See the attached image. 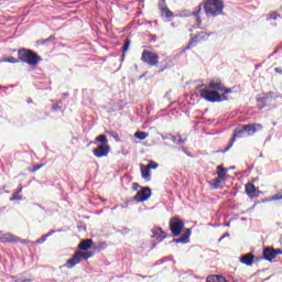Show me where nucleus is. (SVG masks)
<instances>
[{"label":"nucleus","mask_w":282,"mask_h":282,"mask_svg":"<svg viewBox=\"0 0 282 282\" xmlns=\"http://www.w3.org/2000/svg\"><path fill=\"white\" fill-rule=\"evenodd\" d=\"M18 243H22V246H28V243H30V240L19 238Z\"/></svg>","instance_id":"50"},{"label":"nucleus","mask_w":282,"mask_h":282,"mask_svg":"<svg viewBox=\"0 0 282 282\" xmlns=\"http://www.w3.org/2000/svg\"><path fill=\"white\" fill-rule=\"evenodd\" d=\"M178 151H182L183 153H185V155H187L188 158H191L192 155H191V152H188V150H186V148L185 147H181V148H178Z\"/></svg>","instance_id":"49"},{"label":"nucleus","mask_w":282,"mask_h":282,"mask_svg":"<svg viewBox=\"0 0 282 282\" xmlns=\"http://www.w3.org/2000/svg\"><path fill=\"white\" fill-rule=\"evenodd\" d=\"M220 91H224V94H232V88H226L223 86V90Z\"/></svg>","instance_id":"55"},{"label":"nucleus","mask_w":282,"mask_h":282,"mask_svg":"<svg viewBox=\"0 0 282 282\" xmlns=\"http://www.w3.org/2000/svg\"><path fill=\"white\" fill-rule=\"evenodd\" d=\"M117 232H119V235H129V232H131V229L123 227L122 229L117 230Z\"/></svg>","instance_id":"44"},{"label":"nucleus","mask_w":282,"mask_h":282,"mask_svg":"<svg viewBox=\"0 0 282 282\" xmlns=\"http://www.w3.org/2000/svg\"><path fill=\"white\" fill-rule=\"evenodd\" d=\"M142 63H147L151 67H155L160 63V55L151 51L144 50L141 55Z\"/></svg>","instance_id":"6"},{"label":"nucleus","mask_w":282,"mask_h":282,"mask_svg":"<svg viewBox=\"0 0 282 282\" xmlns=\"http://www.w3.org/2000/svg\"><path fill=\"white\" fill-rule=\"evenodd\" d=\"M151 232H152L151 238L156 239L159 243H162L164 239H169V237H171V235L166 234V231H164L162 227H154L151 229Z\"/></svg>","instance_id":"9"},{"label":"nucleus","mask_w":282,"mask_h":282,"mask_svg":"<svg viewBox=\"0 0 282 282\" xmlns=\"http://www.w3.org/2000/svg\"><path fill=\"white\" fill-rule=\"evenodd\" d=\"M272 141V134H269L265 140H264V144H268V142Z\"/></svg>","instance_id":"59"},{"label":"nucleus","mask_w":282,"mask_h":282,"mask_svg":"<svg viewBox=\"0 0 282 282\" xmlns=\"http://www.w3.org/2000/svg\"><path fill=\"white\" fill-rule=\"evenodd\" d=\"M252 126H253V133H257V131L263 130V124L261 123H252Z\"/></svg>","instance_id":"42"},{"label":"nucleus","mask_w":282,"mask_h":282,"mask_svg":"<svg viewBox=\"0 0 282 282\" xmlns=\"http://www.w3.org/2000/svg\"><path fill=\"white\" fill-rule=\"evenodd\" d=\"M260 261H264L263 256H260V257L253 256V263H260Z\"/></svg>","instance_id":"48"},{"label":"nucleus","mask_w":282,"mask_h":282,"mask_svg":"<svg viewBox=\"0 0 282 282\" xmlns=\"http://www.w3.org/2000/svg\"><path fill=\"white\" fill-rule=\"evenodd\" d=\"M279 199H282L281 193H276L275 195L271 196V202H278Z\"/></svg>","instance_id":"45"},{"label":"nucleus","mask_w":282,"mask_h":282,"mask_svg":"<svg viewBox=\"0 0 282 282\" xmlns=\"http://www.w3.org/2000/svg\"><path fill=\"white\" fill-rule=\"evenodd\" d=\"M44 166V163L35 164L33 165V167H30L29 171L30 173H36V171H40V169H43Z\"/></svg>","instance_id":"34"},{"label":"nucleus","mask_w":282,"mask_h":282,"mask_svg":"<svg viewBox=\"0 0 282 282\" xmlns=\"http://www.w3.org/2000/svg\"><path fill=\"white\" fill-rule=\"evenodd\" d=\"M196 25L199 28L202 25V17L196 18Z\"/></svg>","instance_id":"60"},{"label":"nucleus","mask_w":282,"mask_h":282,"mask_svg":"<svg viewBox=\"0 0 282 282\" xmlns=\"http://www.w3.org/2000/svg\"><path fill=\"white\" fill-rule=\"evenodd\" d=\"M140 188V183H132V191H138Z\"/></svg>","instance_id":"57"},{"label":"nucleus","mask_w":282,"mask_h":282,"mask_svg":"<svg viewBox=\"0 0 282 282\" xmlns=\"http://www.w3.org/2000/svg\"><path fill=\"white\" fill-rule=\"evenodd\" d=\"M206 282H219V274L208 275Z\"/></svg>","instance_id":"35"},{"label":"nucleus","mask_w":282,"mask_h":282,"mask_svg":"<svg viewBox=\"0 0 282 282\" xmlns=\"http://www.w3.org/2000/svg\"><path fill=\"white\" fill-rule=\"evenodd\" d=\"M240 263L242 265H247L248 268H251V265H254V254L248 252L240 257L239 259Z\"/></svg>","instance_id":"14"},{"label":"nucleus","mask_w":282,"mask_h":282,"mask_svg":"<svg viewBox=\"0 0 282 282\" xmlns=\"http://www.w3.org/2000/svg\"><path fill=\"white\" fill-rule=\"evenodd\" d=\"M162 140H171L174 144H184L186 142V139H182V134L173 135V133H167L165 135H162Z\"/></svg>","instance_id":"15"},{"label":"nucleus","mask_w":282,"mask_h":282,"mask_svg":"<svg viewBox=\"0 0 282 282\" xmlns=\"http://www.w3.org/2000/svg\"><path fill=\"white\" fill-rule=\"evenodd\" d=\"M51 111H54V112L56 113V112H58V111H62V112H63L64 109H63V106H61V105H58V104H55V105L52 106Z\"/></svg>","instance_id":"40"},{"label":"nucleus","mask_w":282,"mask_h":282,"mask_svg":"<svg viewBox=\"0 0 282 282\" xmlns=\"http://www.w3.org/2000/svg\"><path fill=\"white\" fill-rule=\"evenodd\" d=\"M108 135L110 138H113L115 142H120V135L116 131H107Z\"/></svg>","instance_id":"33"},{"label":"nucleus","mask_w":282,"mask_h":282,"mask_svg":"<svg viewBox=\"0 0 282 282\" xmlns=\"http://www.w3.org/2000/svg\"><path fill=\"white\" fill-rule=\"evenodd\" d=\"M18 56L20 57V63H25L26 65H30V67H36L39 63H43V57L32 48H19Z\"/></svg>","instance_id":"2"},{"label":"nucleus","mask_w":282,"mask_h":282,"mask_svg":"<svg viewBox=\"0 0 282 282\" xmlns=\"http://www.w3.org/2000/svg\"><path fill=\"white\" fill-rule=\"evenodd\" d=\"M246 132H245V130H243V128L241 127V128H236L235 129V131H234V138H246Z\"/></svg>","instance_id":"26"},{"label":"nucleus","mask_w":282,"mask_h":282,"mask_svg":"<svg viewBox=\"0 0 282 282\" xmlns=\"http://www.w3.org/2000/svg\"><path fill=\"white\" fill-rule=\"evenodd\" d=\"M23 200V196H21L20 194L13 193L12 197L10 198V202H22Z\"/></svg>","instance_id":"39"},{"label":"nucleus","mask_w":282,"mask_h":282,"mask_svg":"<svg viewBox=\"0 0 282 282\" xmlns=\"http://www.w3.org/2000/svg\"><path fill=\"white\" fill-rule=\"evenodd\" d=\"M56 232H63V229H52L44 236L46 237V239H48V237H52V235H56Z\"/></svg>","instance_id":"43"},{"label":"nucleus","mask_w":282,"mask_h":282,"mask_svg":"<svg viewBox=\"0 0 282 282\" xmlns=\"http://www.w3.org/2000/svg\"><path fill=\"white\" fill-rule=\"evenodd\" d=\"M159 166L160 164L154 161H150L149 164L147 165V167L150 169V171H155V169H158Z\"/></svg>","instance_id":"38"},{"label":"nucleus","mask_w":282,"mask_h":282,"mask_svg":"<svg viewBox=\"0 0 282 282\" xmlns=\"http://www.w3.org/2000/svg\"><path fill=\"white\" fill-rule=\"evenodd\" d=\"M94 254H96L94 251H88L86 253L79 252V259L80 261H87V259H91V257H94Z\"/></svg>","instance_id":"27"},{"label":"nucleus","mask_w":282,"mask_h":282,"mask_svg":"<svg viewBox=\"0 0 282 282\" xmlns=\"http://www.w3.org/2000/svg\"><path fill=\"white\" fill-rule=\"evenodd\" d=\"M91 248H94V240L93 239L83 240L78 245V250H80L82 252H85L87 250H91Z\"/></svg>","instance_id":"20"},{"label":"nucleus","mask_w":282,"mask_h":282,"mask_svg":"<svg viewBox=\"0 0 282 282\" xmlns=\"http://www.w3.org/2000/svg\"><path fill=\"white\" fill-rule=\"evenodd\" d=\"M47 241V236L43 235L41 238H39L34 243V246H40L41 243H45Z\"/></svg>","instance_id":"41"},{"label":"nucleus","mask_w":282,"mask_h":282,"mask_svg":"<svg viewBox=\"0 0 282 282\" xmlns=\"http://www.w3.org/2000/svg\"><path fill=\"white\" fill-rule=\"evenodd\" d=\"M274 72H275L276 74H282V68H281V67H275V68H274Z\"/></svg>","instance_id":"64"},{"label":"nucleus","mask_w":282,"mask_h":282,"mask_svg":"<svg viewBox=\"0 0 282 282\" xmlns=\"http://www.w3.org/2000/svg\"><path fill=\"white\" fill-rule=\"evenodd\" d=\"M262 259L264 261H269V263H272L275 259L274 257V247H267L262 250Z\"/></svg>","instance_id":"13"},{"label":"nucleus","mask_w":282,"mask_h":282,"mask_svg":"<svg viewBox=\"0 0 282 282\" xmlns=\"http://www.w3.org/2000/svg\"><path fill=\"white\" fill-rule=\"evenodd\" d=\"M191 235H193V230H191L189 228L185 229V235L181 236L180 238H174L173 240H171L169 243H191Z\"/></svg>","instance_id":"11"},{"label":"nucleus","mask_w":282,"mask_h":282,"mask_svg":"<svg viewBox=\"0 0 282 282\" xmlns=\"http://www.w3.org/2000/svg\"><path fill=\"white\" fill-rule=\"evenodd\" d=\"M218 282H228V280L226 279V276L218 274Z\"/></svg>","instance_id":"56"},{"label":"nucleus","mask_w":282,"mask_h":282,"mask_svg":"<svg viewBox=\"0 0 282 282\" xmlns=\"http://www.w3.org/2000/svg\"><path fill=\"white\" fill-rule=\"evenodd\" d=\"M242 129L247 135H254V128H253L252 123L243 124Z\"/></svg>","instance_id":"25"},{"label":"nucleus","mask_w":282,"mask_h":282,"mask_svg":"<svg viewBox=\"0 0 282 282\" xmlns=\"http://www.w3.org/2000/svg\"><path fill=\"white\" fill-rule=\"evenodd\" d=\"M56 40V35H50L47 39L37 41V45H47V43H52V41Z\"/></svg>","instance_id":"28"},{"label":"nucleus","mask_w":282,"mask_h":282,"mask_svg":"<svg viewBox=\"0 0 282 282\" xmlns=\"http://www.w3.org/2000/svg\"><path fill=\"white\" fill-rule=\"evenodd\" d=\"M0 63H11V64H17L21 63L20 57L15 58L14 56H8V57H2L0 58Z\"/></svg>","instance_id":"24"},{"label":"nucleus","mask_w":282,"mask_h":282,"mask_svg":"<svg viewBox=\"0 0 282 282\" xmlns=\"http://www.w3.org/2000/svg\"><path fill=\"white\" fill-rule=\"evenodd\" d=\"M200 98L207 102H224L228 100L226 94H219L216 90H210V88H203L199 90Z\"/></svg>","instance_id":"4"},{"label":"nucleus","mask_w":282,"mask_h":282,"mask_svg":"<svg viewBox=\"0 0 282 282\" xmlns=\"http://www.w3.org/2000/svg\"><path fill=\"white\" fill-rule=\"evenodd\" d=\"M273 254H274L275 258L279 257V254H282V249H274L273 248Z\"/></svg>","instance_id":"54"},{"label":"nucleus","mask_w":282,"mask_h":282,"mask_svg":"<svg viewBox=\"0 0 282 282\" xmlns=\"http://www.w3.org/2000/svg\"><path fill=\"white\" fill-rule=\"evenodd\" d=\"M141 177L145 182H151V167H148L144 164H140Z\"/></svg>","instance_id":"19"},{"label":"nucleus","mask_w":282,"mask_h":282,"mask_svg":"<svg viewBox=\"0 0 282 282\" xmlns=\"http://www.w3.org/2000/svg\"><path fill=\"white\" fill-rule=\"evenodd\" d=\"M268 202H272V196L262 198L261 200L256 202V204H268Z\"/></svg>","instance_id":"46"},{"label":"nucleus","mask_w":282,"mask_h":282,"mask_svg":"<svg viewBox=\"0 0 282 282\" xmlns=\"http://www.w3.org/2000/svg\"><path fill=\"white\" fill-rule=\"evenodd\" d=\"M106 248H107V242L102 241L98 246H95L94 250H96L97 252H100V250H106Z\"/></svg>","instance_id":"36"},{"label":"nucleus","mask_w":282,"mask_h":282,"mask_svg":"<svg viewBox=\"0 0 282 282\" xmlns=\"http://www.w3.org/2000/svg\"><path fill=\"white\" fill-rule=\"evenodd\" d=\"M245 193L246 195H248V197L250 199H256L257 198V186H254V184L248 182L246 185H245Z\"/></svg>","instance_id":"16"},{"label":"nucleus","mask_w":282,"mask_h":282,"mask_svg":"<svg viewBox=\"0 0 282 282\" xmlns=\"http://www.w3.org/2000/svg\"><path fill=\"white\" fill-rule=\"evenodd\" d=\"M227 237H230V234L225 232V234L218 239V243H221V241H224V239H226Z\"/></svg>","instance_id":"53"},{"label":"nucleus","mask_w":282,"mask_h":282,"mask_svg":"<svg viewBox=\"0 0 282 282\" xmlns=\"http://www.w3.org/2000/svg\"><path fill=\"white\" fill-rule=\"evenodd\" d=\"M185 223L180 218V216H174L170 219L169 228L172 232L171 237H182L184 232Z\"/></svg>","instance_id":"5"},{"label":"nucleus","mask_w":282,"mask_h":282,"mask_svg":"<svg viewBox=\"0 0 282 282\" xmlns=\"http://www.w3.org/2000/svg\"><path fill=\"white\" fill-rule=\"evenodd\" d=\"M130 47H131V40L126 39L124 43H123V48H122L123 54H127V52H129Z\"/></svg>","instance_id":"32"},{"label":"nucleus","mask_w":282,"mask_h":282,"mask_svg":"<svg viewBox=\"0 0 282 282\" xmlns=\"http://www.w3.org/2000/svg\"><path fill=\"white\" fill-rule=\"evenodd\" d=\"M158 6H159V10H161V12H162V10L166 9V2L160 1Z\"/></svg>","instance_id":"51"},{"label":"nucleus","mask_w":282,"mask_h":282,"mask_svg":"<svg viewBox=\"0 0 282 282\" xmlns=\"http://www.w3.org/2000/svg\"><path fill=\"white\" fill-rule=\"evenodd\" d=\"M236 141H237V139H236L235 137H232V138L230 139L228 145H229L230 148H232Z\"/></svg>","instance_id":"58"},{"label":"nucleus","mask_w":282,"mask_h":282,"mask_svg":"<svg viewBox=\"0 0 282 282\" xmlns=\"http://www.w3.org/2000/svg\"><path fill=\"white\" fill-rule=\"evenodd\" d=\"M0 241L2 243H19V237L12 235V234H4L2 237H0Z\"/></svg>","instance_id":"18"},{"label":"nucleus","mask_w":282,"mask_h":282,"mask_svg":"<svg viewBox=\"0 0 282 282\" xmlns=\"http://www.w3.org/2000/svg\"><path fill=\"white\" fill-rule=\"evenodd\" d=\"M261 194H263V192L259 191V189L256 187V198L259 197Z\"/></svg>","instance_id":"63"},{"label":"nucleus","mask_w":282,"mask_h":282,"mask_svg":"<svg viewBox=\"0 0 282 282\" xmlns=\"http://www.w3.org/2000/svg\"><path fill=\"white\" fill-rule=\"evenodd\" d=\"M273 98L274 91H269L263 96L257 97V108L259 109V111L265 109V107H268V104L271 102Z\"/></svg>","instance_id":"8"},{"label":"nucleus","mask_w":282,"mask_h":282,"mask_svg":"<svg viewBox=\"0 0 282 282\" xmlns=\"http://www.w3.org/2000/svg\"><path fill=\"white\" fill-rule=\"evenodd\" d=\"M152 195H153V189H151V187L149 186H143L132 198L127 199L124 202L126 206H122V208H127V206H129V204H133V202H137L138 204L149 202Z\"/></svg>","instance_id":"3"},{"label":"nucleus","mask_w":282,"mask_h":282,"mask_svg":"<svg viewBox=\"0 0 282 282\" xmlns=\"http://www.w3.org/2000/svg\"><path fill=\"white\" fill-rule=\"evenodd\" d=\"M202 8L205 10L206 17L216 19V17H224V8H226V4H224V0H203V2L195 8V11L187 17L198 19Z\"/></svg>","instance_id":"1"},{"label":"nucleus","mask_w":282,"mask_h":282,"mask_svg":"<svg viewBox=\"0 0 282 282\" xmlns=\"http://www.w3.org/2000/svg\"><path fill=\"white\" fill-rule=\"evenodd\" d=\"M221 182H226V175L221 174V173H217V177H215L213 180V182H209V184L213 186V188L215 191L221 188V186L219 184H221Z\"/></svg>","instance_id":"17"},{"label":"nucleus","mask_w":282,"mask_h":282,"mask_svg":"<svg viewBox=\"0 0 282 282\" xmlns=\"http://www.w3.org/2000/svg\"><path fill=\"white\" fill-rule=\"evenodd\" d=\"M78 263H82V260H80L79 252L77 251L70 259L66 261L64 265H62V268H67L68 270H72V268H76Z\"/></svg>","instance_id":"12"},{"label":"nucleus","mask_w":282,"mask_h":282,"mask_svg":"<svg viewBox=\"0 0 282 282\" xmlns=\"http://www.w3.org/2000/svg\"><path fill=\"white\" fill-rule=\"evenodd\" d=\"M155 41H158V35H155V34H150V40H149V42H150V43H155Z\"/></svg>","instance_id":"52"},{"label":"nucleus","mask_w":282,"mask_h":282,"mask_svg":"<svg viewBox=\"0 0 282 282\" xmlns=\"http://www.w3.org/2000/svg\"><path fill=\"white\" fill-rule=\"evenodd\" d=\"M163 14H165L166 19H171L172 17H175L173 11H171L167 7L161 11Z\"/></svg>","instance_id":"37"},{"label":"nucleus","mask_w":282,"mask_h":282,"mask_svg":"<svg viewBox=\"0 0 282 282\" xmlns=\"http://www.w3.org/2000/svg\"><path fill=\"white\" fill-rule=\"evenodd\" d=\"M217 173H221L223 175L226 176V173H228V169L226 167H221V166H217Z\"/></svg>","instance_id":"47"},{"label":"nucleus","mask_w":282,"mask_h":282,"mask_svg":"<svg viewBox=\"0 0 282 282\" xmlns=\"http://www.w3.org/2000/svg\"><path fill=\"white\" fill-rule=\"evenodd\" d=\"M134 138L137 140H147V138H149V133L144 132V131H137L134 133Z\"/></svg>","instance_id":"30"},{"label":"nucleus","mask_w":282,"mask_h":282,"mask_svg":"<svg viewBox=\"0 0 282 282\" xmlns=\"http://www.w3.org/2000/svg\"><path fill=\"white\" fill-rule=\"evenodd\" d=\"M155 248H158V242L153 241L151 243L150 250H155Z\"/></svg>","instance_id":"61"},{"label":"nucleus","mask_w":282,"mask_h":282,"mask_svg":"<svg viewBox=\"0 0 282 282\" xmlns=\"http://www.w3.org/2000/svg\"><path fill=\"white\" fill-rule=\"evenodd\" d=\"M98 142L100 143L99 145H109V139H107V134L97 135L94 141H90L89 144H98Z\"/></svg>","instance_id":"22"},{"label":"nucleus","mask_w":282,"mask_h":282,"mask_svg":"<svg viewBox=\"0 0 282 282\" xmlns=\"http://www.w3.org/2000/svg\"><path fill=\"white\" fill-rule=\"evenodd\" d=\"M207 89H213V91L219 93L224 90V84H221L220 80L218 82L212 80L207 84Z\"/></svg>","instance_id":"21"},{"label":"nucleus","mask_w":282,"mask_h":282,"mask_svg":"<svg viewBox=\"0 0 282 282\" xmlns=\"http://www.w3.org/2000/svg\"><path fill=\"white\" fill-rule=\"evenodd\" d=\"M165 69H171V65H169V59H164L161 62V68L158 70V74H162V72H165Z\"/></svg>","instance_id":"29"},{"label":"nucleus","mask_w":282,"mask_h":282,"mask_svg":"<svg viewBox=\"0 0 282 282\" xmlns=\"http://www.w3.org/2000/svg\"><path fill=\"white\" fill-rule=\"evenodd\" d=\"M213 33H207V32H199L198 34L194 35L191 34V40L187 44V46H185V48L183 50V52H186V50H191V47H195V45H197V43H199L200 41H208V37L212 35Z\"/></svg>","instance_id":"7"},{"label":"nucleus","mask_w":282,"mask_h":282,"mask_svg":"<svg viewBox=\"0 0 282 282\" xmlns=\"http://www.w3.org/2000/svg\"><path fill=\"white\" fill-rule=\"evenodd\" d=\"M110 151L111 145H97V148L93 150V154L95 155V158H107Z\"/></svg>","instance_id":"10"},{"label":"nucleus","mask_w":282,"mask_h":282,"mask_svg":"<svg viewBox=\"0 0 282 282\" xmlns=\"http://www.w3.org/2000/svg\"><path fill=\"white\" fill-rule=\"evenodd\" d=\"M274 54H279V48H275V50L269 55V58H272V56H274Z\"/></svg>","instance_id":"62"},{"label":"nucleus","mask_w":282,"mask_h":282,"mask_svg":"<svg viewBox=\"0 0 282 282\" xmlns=\"http://www.w3.org/2000/svg\"><path fill=\"white\" fill-rule=\"evenodd\" d=\"M278 19H281V14L276 11H270L265 14V21H276Z\"/></svg>","instance_id":"23"},{"label":"nucleus","mask_w":282,"mask_h":282,"mask_svg":"<svg viewBox=\"0 0 282 282\" xmlns=\"http://www.w3.org/2000/svg\"><path fill=\"white\" fill-rule=\"evenodd\" d=\"M173 257H163L160 260H156L153 265L154 267L162 265V263H166V261H171Z\"/></svg>","instance_id":"31"}]
</instances>
